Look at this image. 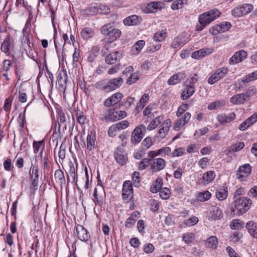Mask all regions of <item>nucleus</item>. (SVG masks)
Masks as SVG:
<instances>
[{
  "mask_svg": "<svg viewBox=\"0 0 257 257\" xmlns=\"http://www.w3.org/2000/svg\"><path fill=\"white\" fill-rule=\"evenodd\" d=\"M123 81L121 77L113 79H104L95 83V87L97 89L108 92L119 88Z\"/></svg>",
  "mask_w": 257,
  "mask_h": 257,
  "instance_id": "f257e3e1",
  "label": "nucleus"
},
{
  "mask_svg": "<svg viewBox=\"0 0 257 257\" xmlns=\"http://www.w3.org/2000/svg\"><path fill=\"white\" fill-rule=\"evenodd\" d=\"M251 204V200L247 197L236 198L233 201L232 211L234 215H243L249 209Z\"/></svg>",
  "mask_w": 257,
  "mask_h": 257,
  "instance_id": "f03ea898",
  "label": "nucleus"
},
{
  "mask_svg": "<svg viewBox=\"0 0 257 257\" xmlns=\"http://www.w3.org/2000/svg\"><path fill=\"white\" fill-rule=\"evenodd\" d=\"M100 31L103 35L107 36L110 42L118 39L121 34L120 30L115 28L113 23H107L101 27Z\"/></svg>",
  "mask_w": 257,
  "mask_h": 257,
  "instance_id": "7ed1b4c3",
  "label": "nucleus"
},
{
  "mask_svg": "<svg viewBox=\"0 0 257 257\" xmlns=\"http://www.w3.org/2000/svg\"><path fill=\"white\" fill-rule=\"evenodd\" d=\"M221 13L217 9H213L200 15L198 17L199 24L208 25L212 22L219 18Z\"/></svg>",
  "mask_w": 257,
  "mask_h": 257,
  "instance_id": "20e7f679",
  "label": "nucleus"
},
{
  "mask_svg": "<svg viewBox=\"0 0 257 257\" xmlns=\"http://www.w3.org/2000/svg\"><path fill=\"white\" fill-rule=\"evenodd\" d=\"M253 10V6L250 4L240 5L231 11V15L235 18L243 17L249 14Z\"/></svg>",
  "mask_w": 257,
  "mask_h": 257,
  "instance_id": "39448f33",
  "label": "nucleus"
},
{
  "mask_svg": "<svg viewBox=\"0 0 257 257\" xmlns=\"http://www.w3.org/2000/svg\"><path fill=\"white\" fill-rule=\"evenodd\" d=\"M146 132V127L143 124L136 127L132 134L131 143L134 145L139 143L144 137Z\"/></svg>",
  "mask_w": 257,
  "mask_h": 257,
  "instance_id": "423d86ee",
  "label": "nucleus"
},
{
  "mask_svg": "<svg viewBox=\"0 0 257 257\" xmlns=\"http://www.w3.org/2000/svg\"><path fill=\"white\" fill-rule=\"evenodd\" d=\"M126 116L125 111L110 109L107 115L104 117V120L107 121H116L124 118Z\"/></svg>",
  "mask_w": 257,
  "mask_h": 257,
  "instance_id": "0eeeda50",
  "label": "nucleus"
},
{
  "mask_svg": "<svg viewBox=\"0 0 257 257\" xmlns=\"http://www.w3.org/2000/svg\"><path fill=\"white\" fill-rule=\"evenodd\" d=\"M228 71V68L221 67L217 69L208 79V83L213 84L223 78Z\"/></svg>",
  "mask_w": 257,
  "mask_h": 257,
  "instance_id": "6e6552de",
  "label": "nucleus"
},
{
  "mask_svg": "<svg viewBox=\"0 0 257 257\" xmlns=\"http://www.w3.org/2000/svg\"><path fill=\"white\" fill-rule=\"evenodd\" d=\"M166 165L165 160L161 158L151 159L150 171L152 173H157L163 170Z\"/></svg>",
  "mask_w": 257,
  "mask_h": 257,
  "instance_id": "1a4fd4ad",
  "label": "nucleus"
},
{
  "mask_svg": "<svg viewBox=\"0 0 257 257\" xmlns=\"http://www.w3.org/2000/svg\"><path fill=\"white\" fill-rule=\"evenodd\" d=\"M116 162L121 166L124 165L127 161V155L122 147H117L114 154Z\"/></svg>",
  "mask_w": 257,
  "mask_h": 257,
  "instance_id": "9d476101",
  "label": "nucleus"
},
{
  "mask_svg": "<svg viewBox=\"0 0 257 257\" xmlns=\"http://www.w3.org/2000/svg\"><path fill=\"white\" fill-rule=\"evenodd\" d=\"M122 198L126 201H130L133 197V188L130 181H125L123 183Z\"/></svg>",
  "mask_w": 257,
  "mask_h": 257,
  "instance_id": "9b49d317",
  "label": "nucleus"
},
{
  "mask_svg": "<svg viewBox=\"0 0 257 257\" xmlns=\"http://www.w3.org/2000/svg\"><path fill=\"white\" fill-rule=\"evenodd\" d=\"M93 201L96 205L102 206L103 202V198L105 197V192L103 186L95 187L94 190Z\"/></svg>",
  "mask_w": 257,
  "mask_h": 257,
  "instance_id": "f8f14e48",
  "label": "nucleus"
},
{
  "mask_svg": "<svg viewBox=\"0 0 257 257\" xmlns=\"http://www.w3.org/2000/svg\"><path fill=\"white\" fill-rule=\"evenodd\" d=\"M223 214L218 207L211 205L208 212V219L210 221L220 219L223 217Z\"/></svg>",
  "mask_w": 257,
  "mask_h": 257,
  "instance_id": "ddd939ff",
  "label": "nucleus"
},
{
  "mask_svg": "<svg viewBox=\"0 0 257 257\" xmlns=\"http://www.w3.org/2000/svg\"><path fill=\"white\" fill-rule=\"evenodd\" d=\"M247 56V52L243 50H240L235 52L233 55L229 59V65H233L237 64L243 61Z\"/></svg>",
  "mask_w": 257,
  "mask_h": 257,
  "instance_id": "4468645a",
  "label": "nucleus"
},
{
  "mask_svg": "<svg viewBox=\"0 0 257 257\" xmlns=\"http://www.w3.org/2000/svg\"><path fill=\"white\" fill-rule=\"evenodd\" d=\"M14 48V40L10 36H7L3 43L1 45V50L7 56L11 53V50Z\"/></svg>",
  "mask_w": 257,
  "mask_h": 257,
  "instance_id": "2eb2a0df",
  "label": "nucleus"
},
{
  "mask_svg": "<svg viewBox=\"0 0 257 257\" xmlns=\"http://www.w3.org/2000/svg\"><path fill=\"white\" fill-rule=\"evenodd\" d=\"M122 57L121 51H114L107 55L105 58V62L108 65H115L119 62Z\"/></svg>",
  "mask_w": 257,
  "mask_h": 257,
  "instance_id": "dca6fc26",
  "label": "nucleus"
},
{
  "mask_svg": "<svg viewBox=\"0 0 257 257\" xmlns=\"http://www.w3.org/2000/svg\"><path fill=\"white\" fill-rule=\"evenodd\" d=\"M76 236L77 238L82 241H87L90 237L88 230L82 225L77 224L75 226Z\"/></svg>",
  "mask_w": 257,
  "mask_h": 257,
  "instance_id": "f3484780",
  "label": "nucleus"
},
{
  "mask_svg": "<svg viewBox=\"0 0 257 257\" xmlns=\"http://www.w3.org/2000/svg\"><path fill=\"white\" fill-rule=\"evenodd\" d=\"M29 174L31 177V180L32 181V185L34 187L38 186L39 177L38 165H35L32 163L29 171Z\"/></svg>",
  "mask_w": 257,
  "mask_h": 257,
  "instance_id": "a211bd4d",
  "label": "nucleus"
},
{
  "mask_svg": "<svg viewBox=\"0 0 257 257\" xmlns=\"http://www.w3.org/2000/svg\"><path fill=\"white\" fill-rule=\"evenodd\" d=\"M191 114L190 112H187L180 118L177 119L174 122L173 128L175 131L180 130V127L184 126L189 121Z\"/></svg>",
  "mask_w": 257,
  "mask_h": 257,
  "instance_id": "6ab92c4d",
  "label": "nucleus"
},
{
  "mask_svg": "<svg viewBox=\"0 0 257 257\" xmlns=\"http://www.w3.org/2000/svg\"><path fill=\"white\" fill-rule=\"evenodd\" d=\"M251 171V167L249 164H245L240 166L237 171V178L242 180L243 178L250 175Z\"/></svg>",
  "mask_w": 257,
  "mask_h": 257,
  "instance_id": "aec40b11",
  "label": "nucleus"
},
{
  "mask_svg": "<svg viewBox=\"0 0 257 257\" xmlns=\"http://www.w3.org/2000/svg\"><path fill=\"white\" fill-rule=\"evenodd\" d=\"M122 97L123 95L121 93H115L105 100L104 105L106 107L114 105L121 100Z\"/></svg>",
  "mask_w": 257,
  "mask_h": 257,
  "instance_id": "412c9836",
  "label": "nucleus"
},
{
  "mask_svg": "<svg viewBox=\"0 0 257 257\" xmlns=\"http://www.w3.org/2000/svg\"><path fill=\"white\" fill-rule=\"evenodd\" d=\"M142 20L141 17L133 15L125 18L123 21V23L128 26H137L140 24Z\"/></svg>",
  "mask_w": 257,
  "mask_h": 257,
  "instance_id": "4be33fe9",
  "label": "nucleus"
},
{
  "mask_svg": "<svg viewBox=\"0 0 257 257\" xmlns=\"http://www.w3.org/2000/svg\"><path fill=\"white\" fill-rule=\"evenodd\" d=\"M87 148L91 151L94 150L96 147V140L95 136V132L91 131L88 133L86 138Z\"/></svg>",
  "mask_w": 257,
  "mask_h": 257,
  "instance_id": "5701e85b",
  "label": "nucleus"
},
{
  "mask_svg": "<svg viewBox=\"0 0 257 257\" xmlns=\"http://www.w3.org/2000/svg\"><path fill=\"white\" fill-rule=\"evenodd\" d=\"M186 78V75L184 72H180L172 75L167 81V84L169 85H174L179 83L182 80Z\"/></svg>",
  "mask_w": 257,
  "mask_h": 257,
  "instance_id": "b1692460",
  "label": "nucleus"
},
{
  "mask_svg": "<svg viewBox=\"0 0 257 257\" xmlns=\"http://www.w3.org/2000/svg\"><path fill=\"white\" fill-rule=\"evenodd\" d=\"M215 196L220 201L224 200L227 198L228 196V188L225 184H223L216 190Z\"/></svg>",
  "mask_w": 257,
  "mask_h": 257,
  "instance_id": "393cba45",
  "label": "nucleus"
},
{
  "mask_svg": "<svg viewBox=\"0 0 257 257\" xmlns=\"http://www.w3.org/2000/svg\"><path fill=\"white\" fill-rule=\"evenodd\" d=\"M195 86L192 84L185 83V88L181 94V98L183 100H186L192 96L195 92Z\"/></svg>",
  "mask_w": 257,
  "mask_h": 257,
  "instance_id": "a878e982",
  "label": "nucleus"
},
{
  "mask_svg": "<svg viewBox=\"0 0 257 257\" xmlns=\"http://www.w3.org/2000/svg\"><path fill=\"white\" fill-rule=\"evenodd\" d=\"M213 52V49L211 48H203L198 51L194 52L191 55L193 58L195 59H200L208 55L211 54Z\"/></svg>",
  "mask_w": 257,
  "mask_h": 257,
  "instance_id": "bb28decb",
  "label": "nucleus"
},
{
  "mask_svg": "<svg viewBox=\"0 0 257 257\" xmlns=\"http://www.w3.org/2000/svg\"><path fill=\"white\" fill-rule=\"evenodd\" d=\"M230 101L232 104L240 105L244 104L246 101H248V100L244 93H241L232 96L230 98Z\"/></svg>",
  "mask_w": 257,
  "mask_h": 257,
  "instance_id": "cd10ccee",
  "label": "nucleus"
},
{
  "mask_svg": "<svg viewBox=\"0 0 257 257\" xmlns=\"http://www.w3.org/2000/svg\"><path fill=\"white\" fill-rule=\"evenodd\" d=\"M69 175L67 176V180L68 181H71L72 183H76L78 179L77 166H76L75 168L74 164L72 163L69 165Z\"/></svg>",
  "mask_w": 257,
  "mask_h": 257,
  "instance_id": "c85d7f7f",
  "label": "nucleus"
},
{
  "mask_svg": "<svg viewBox=\"0 0 257 257\" xmlns=\"http://www.w3.org/2000/svg\"><path fill=\"white\" fill-rule=\"evenodd\" d=\"M216 175L214 171H210L204 173L200 179L201 183L208 184L215 178Z\"/></svg>",
  "mask_w": 257,
  "mask_h": 257,
  "instance_id": "c756f323",
  "label": "nucleus"
},
{
  "mask_svg": "<svg viewBox=\"0 0 257 257\" xmlns=\"http://www.w3.org/2000/svg\"><path fill=\"white\" fill-rule=\"evenodd\" d=\"M246 228L250 235L257 238V223L249 221L246 223Z\"/></svg>",
  "mask_w": 257,
  "mask_h": 257,
  "instance_id": "7c9ffc66",
  "label": "nucleus"
},
{
  "mask_svg": "<svg viewBox=\"0 0 257 257\" xmlns=\"http://www.w3.org/2000/svg\"><path fill=\"white\" fill-rule=\"evenodd\" d=\"M164 116L159 115L153 119L147 126V130L151 131L155 129L163 121Z\"/></svg>",
  "mask_w": 257,
  "mask_h": 257,
  "instance_id": "2f4dec72",
  "label": "nucleus"
},
{
  "mask_svg": "<svg viewBox=\"0 0 257 257\" xmlns=\"http://www.w3.org/2000/svg\"><path fill=\"white\" fill-rule=\"evenodd\" d=\"M149 98L148 94L145 93L142 95L135 108L136 113L140 112L144 107Z\"/></svg>",
  "mask_w": 257,
  "mask_h": 257,
  "instance_id": "473e14b6",
  "label": "nucleus"
},
{
  "mask_svg": "<svg viewBox=\"0 0 257 257\" xmlns=\"http://www.w3.org/2000/svg\"><path fill=\"white\" fill-rule=\"evenodd\" d=\"M163 185V179L160 177H157L155 182L150 187V191L153 193L159 192Z\"/></svg>",
  "mask_w": 257,
  "mask_h": 257,
  "instance_id": "72a5a7b5",
  "label": "nucleus"
},
{
  "mask_svg": "<svg viewBox=\"0 0 257 257\" xmlns=\"http://www.w3.org/2000/svg\"><path fill=\"white\" fill-rule=\"evenodd\" d=\"M163 4L161 2H154L148 4L146 7L148 13H153L156 12L157 10L162 8Z\"/></svg>",
  "mask_w": 257,
  "mask_h": 257,
  "instance_id": "f704fd0d",
  "label": "nucleus"
},
{
  "mask_svg": "<svg viewBox=\"0 0 257 257\" xmlns=\"http://www.w3.org/2000/svg\"><path fill=\"white\" fill-rule=\"evenodd\" d=\"M58 84L60 87H63L68 80V75L66 70L60 72L57 77Z\"/></svg>",
  "mask_w": 257,
  "mask_h": 257,
  "instance_id": "c9c22d12",
  "label": "nucleus"
},
{
  "mask_svg": "<svg viewBox=\"0 0 257 257\" xmlns=\"http://www.w3.org/2000/svg\"><path fill=\"white\" fill-rule=\"evenodd\" d=\"M54 177L57 182L61 185L64 184L65 183V179L64 172L60 169L55 171L54 173Z\"/></svg>",
  "mask_w": 257,
  "mask_h": 257,
  "instance_id": "e433bc0d",
  "label": "nucleus"
},
{
  "mask_svg": "<svg viewBox=\"0 0 257 257\" xmlns=\"http://www.w3.org/2000/svg\"><path fill=\"white\" fill-rule=\"evenodd\" d=\"M211 197V193L208 191H205L198 194L197 198L200 202H205L208 200Z\"/></svg>",
  "mask_w": 257,
  "mask_h": 257,
  "instance_id": "4c0bfd02",
  "label": "nucleus"
},
{
  "mask_svg": "<svg viewBox=\"0 0 257 257\" xmlns=\"http://www.w3.org/2000/svg\"><path fill=\"white\" fill-rule=\"evenodd\" d=\"M33 147L35 154L38 153L40 151H43L45 148V143L44 140L37 142L34 141L33 143Z\"/></svg>",
  "mask_w": 257,
  "mask_h": 257,
  "instance_id": "58836bf2",
  "label": "nucleus"
},
{
  "mask_svg": "<svg viewBox=\"0 0 257 257\" xmlns=\"http://www.w3.org/2000/svg\"><path fill=\"white\" fill-rule=\"evenodd\" d=\"M93 35V31L90 28H85L81 32V37L85 40H88L92 37Z\"/></svg>",
  "mask_w": 257,
  "mask_h": 257,
  "instance_id": "ea45409f",
  "label": "nucleus"
},
{
  "mask_svg": "<svg viewBox=\"0 0 257 257\" xmlns=\"http://www.w3.org/2000/svg\"><path fill=\"white\" fill-rule=\"evenodd\" d=\"M187 3V0H175L172 4L171 8L173 10H177L183 8L184 5Z\"/></svg>",
  "mask_w": 257,
  "mask_h": 257,
  "instance_id": "a19ab883",
  "label": "nucleus"
},
{
  "mask_svg": "<svg viewBox=\"0 0 257 257\" xmlns=\"http://www.w3.org/2000/svg\"><path fill=\"white\" fill-rule=\"evenodd\" d=\"M145 44V41L140 40L137 42L133 46L132 50L134 54H138L143 49Z\"/></svg>",
  "mask_w": 257,
  "mask_h": 257,
  "instance_id": "79ce46f5",
  "label": "nucleus"
},
{
  "mask_svg": "<svg viewBox=\"0 0 257 257\" xmlns=\"http://www.w3.org/2000/svg\"><path fill=\"white\" fill-rule=\"evenodd\" d=\"M152 107L151 105H149L147 107L145 108L143 111V114L145 117V122H148V119L153 118L154 117V113L152 112Z\"/></svg>",
  "mask_w": 257,
  "mask_h": 257,
  "instance_id": "37998d69",
  "label": "nucleus"
},
{
  "mask_svg": "<svg viewBox=\"0 0 257 257\" xmlns=\"http://www.w3.org/2000/svg\"><path fill=\"white\" fill-rule=\"evenodd\" d=\"M149 166L150 167V169L151 159H149L148 158H144L139 163L138 169L139 170H143L147 169V168Z\"/></svg>",
  "mask_w": 257,
  "mask_h": 257,
  "instance_id": "c03bdc74",
  "label": "nucleus"
},
{
  "mask_svg": "<svg viewBox=\"0 0 257 257\" xmlns=\"http://www.w3.org/2000/svg\"><path fill=\"white\" fill-rule=\"evenodd\" d=\"M159 192L160 196L162 199L167 200L170 197L171 191L168 188L164 187L161 189Z\"/></svg>",
  "mask_w": 257,
  "mask_h": 257,
  "instance_id": "a18cd8bd",
  "label": "nucleus"
},
{
  "mask_svg": "<svg viewBox=\"0 0 257 257\" xmlns=\"http://www.w3.org/2000/svg\"><path fill=\"white\" fill-rule=\"evenodd\" d=\"M224 104L223 101H215L208 104L207 108L209 110H214L220 108Z\"/></svg>",
  "mask_w": 257,
  "mask_h": 257,
  "instance_id": "49530a36",
  "label": "nucleus"
},
{
  "mask_svg": "<svg viewBox=\"0 0 257 257\" xmlns=\"http://www.w3.org/2000/svg\"><path fill=\"white\" fill-rule=\"evenodd\" d=\"M257 93V88L254 86L249 87L245 92L244 93L248 101L250 99L251 97Z\"/></svg>",
  "mask_w": 257,
  "mask_h": 257,
  "instance_id": "de8ad7c7",
  "label": "nucleus"
},
{
  "mask_svg": "<svg viewBox=\"0 0 257 257\" xmlns=\"http://www.w3.org/2000/svg\"><path fill=\"white\" fill-rule=\"evenodd\" d=\"M166 37V32L165 30H162L156 32L154 36V40L156 42H162Z\"/></svg>",
  "mask_w": 257,
  "mask_h": 257,
  "instance_id": "09e8293b",
  "label": "nucleus"
},
{
  "mask_svg": "<svg viewBox=\"0 0 257 257\" xmlns=\"http://www.w3.org/2000/svg\"><path fill=\"white\" fill-rule=\"evenodd\" d=\"M218 244V240L216 237L212 236L209 237L206 241V245L209 248H215Z\"/></svg>",
  "mask_w": 257,
  "mask_h": 257,
  "instance_id": "8fccbe9b",
  "label": "nucleus"
},
{
  "mask_svg": "<svg viewBox=\"0 0 257 257\" xmlns=\"http://www.w3.org/2000/svg\"><path fill=\"white\" fill-rule=\"evenodd\" d=\"M168 132V130H165V128L161 127L155 138L159 142H160L166 137Z\"/></svg>",
  "mask_w": 257,
  "mask_h": 257,
  "instance_id": "3c124183",
  "label": "nucleus"
},
{
  "mask_svg": "<svg viewBox=\"0 0 257 257\" xmlns=\"http://www.w3.org/2000/svg\"><path fill=\"white\" fill-rule=\"evenodd\" d=\"M195 239L194 234L192 232H187L183 235L182 240L187 244H190Z\"/></svg>",
  "mask_w": 257,
  "mask_h": 257,
  "instance_id": "603ef678",
  "label": "nucleus"
},
{
  "mask_svg": "<svg viewBox=\"0 0 257 257\" xmlns=\"http://www.w3.org/2000/svg\"><path fill=\"white\" fill-rule=\"evenodd\" d=\"M76 116L77 118V122L80 124H84L86 122V117L84 115L82 111H80L79 109L77 110Z\"/></svg>",
  "mask_w": 257,
  "mask_h": 257,
  "instance_id": "864d4df0",
  "label": "nucleus"
},
{
  "mask_svg": "<svg viewBox=\"0 0 257 257\" xmlns=\"http://www.w3.org/2000/svg\"><path fill=\"white\" fill-rule=\"evenodd\" d=\"M140 77V74L138 72H135L128 78L126 83L128 85H132L139 80Z\"/></svg>",
  "mask_w": 257,
  "mask_h": 257,
  "instance_id": "5fc2aeb1",
  "label": "nucleus"
},
{
  "mask_svg": "<svg viewBox=\"0 0 257 257\" xmlns=\"http://www.w3.org/2000/svg\"><path fill=\"white\" fill-rule=\"evenodd\" d=\"M244 147V144L243 142H238L236 144L231 146L229 149L230 152H236L242 149Z\"/></svg>",
  "mask_w": 257,
  "mask_h": 257,
  "instance_id": "6e6d98bb",
  "label": "nucleus"
},
{
  "mask_svg": "<svg viewBox=\"0 0 257 257\" xmlns=\"http://www.w3.org/2000/svg\"><path fill=\"white\" fill-rule=\"evenodd\" d=\"M99 3L92 4L88 9L89 13L92 15H95L99 13Z\"/></svg>",
  "mask_w": 257,
  "mask_h": 257,
  "instance_id": "4d7b16f0",
  "label": "nucleus"
},
{
  "mask_svg": "<svg viewBox=\"0 0 257 257\" xmlns=\"http://www.w3.org/2000/svg\"><path fill=\"white\" fill-rule=\"evenodd\" d=\"M132 180L133 184L136 187H138L140 182V173L138 172H134L132 174Z\"/></svg>",
  "mask_w": 257,
  "mask_h": 257,
  "instance_id": "13d9d810",
  "label": "nucleus"
},
{
  "mask_svg": "<svg viewBox=\"0 0 257 257\" xmlns=\"http://www.w3.org/2000/svg\"><path fill=\"white\" fill-rule=\"evenodd\" d=\"M199 219L196 216H192L187 219L184 220V223L189 226L195 225L198 222Z\"/></svg>",
  "mask_w": 257,
  "mask_h": 257,
  "instance_id": "bf43d9fd",
  "label": "nucleus"
},
{
  "mask_svg": "<svg viewBox=\"0 0 257 257\" xmlns=\"http://www.w3.org/2000/svg\"><path fill=\"white\" fill-rule=\"evenodd\" d=\"M114 124L118 131H120L127 128L128 126L129 122L127 120H124L118 123H115Z\"/></svg>",
  "mask_w": 257,
  "mask_h": 257,
  "instance_id": "052dcab7",
  "label": "nucleus"
},
{
  "mask_svg": "<svg viewBox=\"0 0 257 257\" xmlns=\"http://www.w3.org/2000/svg\"><path fill=\"white\" fill-rule=\"evenodd\" d=\"M171 152V149L169 147H163L158 150L159 156L165 157Z\"/></svg>",
  "mask_w": 257,
  "mask_h": 257,
  "instance_id": "680f3d73",
  "label": "nucleus"
},
{
  "mask_svg": "<svg viewBox=\"0 0 257 257\" xmlns=\"http://www.w3.org/2000/svg\"><path fill=\"white\" fill-rule=\"evenodd\" d=\"M13 100V98L11 96H10L5 100L4 106V109L5 111H10L11 110Z\"/></svg>",
  "mask_w": 257,
  "mask_h": 257,
  "instance_id": "e2e57ef3",
  "label": "nucleus"
},
{
  "mask_svg": "<svg viewBox=\"0 0 257 257\" xmlns=\"http://www.w3.org/2000/svg\"><path fill=\"white\" fill-rule=\"evenodd\" d=\"M110 13V8L106 5L99 4L98 14L106 15Z\"/></svg>",
  "mask_w": 257,
  "mask_h": 257,
  "instance_id": "0e129e2a",
  "label": "nucleus"
},
{
  "mask_svg": "<svg viewBox=\"0 0 257 257\" xmlns=\"http://www.w3.org/2000/svg\"><path fill=\"white\" fill-rule=\"evenodd\" d=\"M210 33L213 35H216L218 33H222V30H221L219 24H216L213 27H211L210 30Z\"/></svg>",
  "mask_w": 257,
  "mask_h": 257,
  "instance_id": "69168bd1",
  "label": "nucleus"
},
{
  "mask_svg": "<svg viewBox=\"0 0 257 257\" xmlns=\"http://www.w3.org/2000/svg\"><path fill=\"white\" fill-rule=\"evenodd\" d=\"M185 150L183 148H179L173 151L171 154L172 157H179L185 154Z\"/></svg>",
  "mask_w": 257,
  "mask_h": 257,
  "instance_id": "338daca9",
  "label": "nucleus"
},
{
  "mask_svg": "<svg viewBox=\"0 0 257 257\" xmlns=\"http://www.w3.org/2000/svg\"><path fill=\"white\" fill-rule=\"evenodd\" d=\"M247 195L251 198H257V185L254 186L250 189Z\"/></svg>",
  "mask_w": 257,
  "mask_h": 257,
  "instance_id": "774afa93",
  "label": "nucleus"
}]
</instances>
